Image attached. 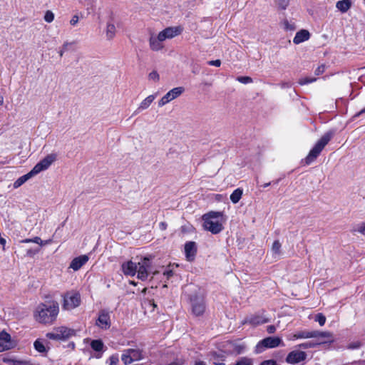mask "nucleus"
<instances>
[{"instance_id":"nucleus-1","label":"nucleus","mask_w":365,"mask_h":365,"mask_svg":"<svg viewBox=\"0 0 365 365\" xmlns=\"http://www.w3.org/2000/svg\"><path fill=\"white\" fill-rule=\"evenodd\" d=\"M58 313L59 306L56 302L49 305L41 303L34 312V318L40 324L51 325L56 322Z\"/></svg>"},{"instance_id":"nucleus-2","label":"nucleus","mask_w":365,"mask_h":365,"mask_svg":"<svg viewBox=\"0 0 365 365\" xmlns=\"http://www.w3.org/2000/svg\"><path fill=\"white\" fill-rule=\"evenodd\" d=\"M203 227L212 232L217 234L223 229V214L221 212H210L202 216Z\"/></svg>"},{"instance_id":"nucleus-3","label":"nucleus","mask_w":365,"mask_h":365,"mask_svg":"<svg viewBox=\"0 0 365 365\" xmlns=\"http://www.w3.org/2000/svg\"><path fill=\"white\" fill-rule=\"evenodd\" d=\"M334 131H328L324 133L321 138L317 142L313 148L309 151L308 155L305 158V163L309 165L314 162L320 154L324 148L328 144L334 136Z\"/></svg>"},{"instance_id":"nucleus-4","label":"nucleus","mask_w":365,"mask_h":365,"mask_svg":"<svg viewBox=\"0 0 365 365\" xmlns=\"http://www.w3.org/2000/svg\"><path fill=\"white\" fill-rule=\"evenodd\" d=\"M190 304L192 313L198 317L202 316L205 312L206 305L205 302V296L202 292L193 294L190 297Z\"/></svg>"},{"instance_id":"nucleus-5","label":"nucleus","mask_w":365,"mask_h":365,"mask_svg":"<svg viewBox=\"0 0 365 365\" xmlns=\"http://www.w3.org/2000/svg\"><path fill=\"white\" fill-rule=\"evenodd\" d=\"M76 335V331L66 327H58L51 332L46 334V337L53 340H65Z\"/></svg>"},{"instance_id":"nucleus-6","label":"nucleus","mask_w":365,"mask_h":365,"mask_svg":"<svg viewBox=\"0 0 365 365\" xmlns=\"http://www.w3.org/2000/svg\"><path fill=\"white\" fill-rule=\"evenodd\" d=\"M81 295L76 292H68L63 295L62 308L64 310H72L81 304Z\"/></svg>"},{"instance_id":"nucleus-7","label":"nucleus","mask_w":365,"mask_h":365,"mask_svg":"<svg viewBox=\"0 0 365 365\" xmlns=\"http://www.w3.org/2000/svg\"><path fill=\"white\" fill-rule=\"evenodd\" d=\"M279 346H284L281 338L277 336H269L259 341L257 344L256 349L257 352H262L265 349H273Z\"/></svg>"},{"instance_id":"nucleus-8","label":"nucleus","mask_w":365,"mask_h":365,"mask_svg":"<svg viewBox=\"0 0 365 365\" xmlns=\"http://www.w3.org/2000/svg\"><path fill=\"white\" fill-rule=\"evenodd\" d=\"M143 358L142 351L140 349H128L123 351L121 360L125 365L139 361Z\"/></svg>"},{"instance_id":"nucleus-9","label":"nucleus","mask_w":365,"mask_h":365,"mask_svg":"<svg viewBox=\"0 0 365 365\" xmlns=\"http://www.w3.org/2000/svg\"><path fill=\"white\" fill-rule=\"evenodd\" d=\"M185 91V88L183 87L179 86L175 87L170 91H169L165 96H163L161 99L158 101V106L162 107L167 103H170L171 101L179 97L183 92Z\"/></svg>"},{"instance_id":"nucleus-10","label":"nucleus","mask_w":365,"mask_h":365,"mask_svg":"<svg viewBox=\"0 0 365 365\" xmlns=\"http://www.w3.org/2000/svg\"><path fill=\"white\" fill-rule=\"evenodd\" d=\"M56 153H50L47 155L34 167V173H39L40 172L48 169L51 165L56 160Z\"/></svg>"},{"instance_id":"nucleus-11","label":"nucleus","mask_w":365,"mask_h":365,"mask_svg":"<svg viewBox=\"0 0 365 365\" xmlns=\"http://www.w3.org/2000/svg\"><path fill=\"white\" fill-rule=\"evenodd\" d=\"M137 277L139 279L145 280L148 277V270L150 267V260L144 257L140 262L137 263Z\"/></svg>"},{"instance_id":"nucleus-12","label":"nucleus","mask_w":365,"mask_h":365,"mask_svg":"<svg viewBox=\"0 0 365 365\" xmlns=\"http://www.w3.org/2000/svg\"><path fill=\"white\" fill-rule=\"evenodd\" d=\"M16 343L11 339V335L5 331L0 332V352L15 347Z\"/></svg>"},{"instance_id":"nucleus-13","label":"nucleus","mask_w":365,"mask_h":365,"mask_svg":"<svg viewBox=\"0 0 365 365\" xmlns=\"http://www.w3.org/2000/svg\"><path fill=\"white\" fill-rule=\"evenodd\" d=\"M307 357V354L302 351H292L288 354L286 361L289 364H297L304 361Z\"/></svg>"},{"instance_id":"nucleus-14","label":"nucleus","mask_w":365,"mask_h":365,"mask_svg":"<svg viewBox=\"0 0 365 365\" xmlns=\"http://www.w3.org/2000/svg\"><path fill=\"white\" fill-rule=\"evenodd\" d=\"M148 41L150 48L153 51H159L164 48L163 42L158 34H152Z\"/></svg>"},{"instance_id":"nucleus-15","label":"nucleus","mask_w":365,"mask_h":365,"mask_svg":"<svg viewBox=\"0 0 365 365\" xmlns=\"http://www.w3.org/2000/svg\"><path fill=\"white\" fill-rule=\"evenodd\" d=\"M96 325L104 329H107L110 327V316L108 312L103 310L100 312Z\"/></svg>"},{"instance_id":"nucleus-16","label":"nucleus","mask_w":365,"mask_h":365,"mask_svg":"<svg viewBox=\"0 0 365 365\" xmlns=\"http://www.w3.org/2000/svg\"><path fill=\"white\" fill-rule=\"evenodd\" d=\"M88 259L89 257L86 255L77 257L71 261L69 268L74 271H77L80 269L88 261Z\"/></svg>"},{"instance_id":"nucleus-17","label":"nucleus","mask_w":365,"mask_h":365,"mask_svg":"<svg viewBox=\"0 0 365 365\" xmlns=\"http://www.w3.org/2000/svg\"><path fill=\"white\" fill-rule=\"evenodd\" d=\"M137 263L130 260L122 264V271L124 274L133 277L137 272Z\"/></svg>"},{"instance_id":"nucleus-18","label":"nucleus","mask_w":365,"mask_h":365,"mask_svg":"<svg viewBox=\"0 0 365 365\" xmlns=\"http://www.w3.org/2000/svg\"><path fill=\"white\" fill-rule=\"evenodd\" d=\"M197 252L195 242H188L185 245V253L187 261H192Z\"/></svg>"},{"instance_id":"nucleus-19","label":"nucleus","mask_w":365,"mask_h":365,"mask_svg":"<svg viewBox=\"0 0 365 365\" xmlns=\"http://www.w3.org/2000/svg\"><path fill=\"white\" fill-rule=\"evenodd\" d=\"M269 322L265 317L259 314L252 315L245 319L244 324L248 323L254 326H257Z\"/></svg>"},{"instance_id":"nucleus-20","label":"nucleus","mask_w":365,"mask_h":365,"mask_svg":"<svg viewBox=\"0 0 365 365\" xmlns=\"http://www.w3.org/2000/svg\"><path fill=\"white\" fill-rule=\"evenodd\" d=\"M314 332L319 334L315 338L317 339V344L331 343L334 341L332 334L329 331H314Z\"/></svg>"},{"instance_id":"nucleus-21","label":"nucleus","mask_w":365,"mask_h":365,"mask_svg":"<svg viewBox=\"0 0 365 365\" xmlns=\"http://www.w3.org/2000/svg\"><path fill=\"white\" fill-rule=\"evenodd\" d=\"M156 95L152 94L146 97L144 100L141 101V103L139 104L138 108L134 112V114L136 115L141 112L142 110H144L150 107L151 103L153 102V101L155 99Z\"/></svg>"},{"instance_id":"nucleus-22","label":"nucleus","mask_w":365,"mask_h":365,"mask_svg":"<svg viewBox=\"0 0 365 365\" xmlns=\"http://www.w3.org/2000/svg\"><path fill=\"white\" fill-rule=\"evenodd\" d=\"M309 36H310V34H309V31L307 30L302 29L296 34V35L293 39V42L295 44H299V43L308 40L309 38Z\"/></svg>"},{"instance_id":"nucleus-23","label":"nucleus","mask_w":365,"mask_h":365,"mask_svg":"<svg viewBox=\"0 0 365 365\" xmlns=\"http://www.w3.org/2000/svg\"><path fill=\"white\" fill-rule=\"evenodd\" d=\"M319 334L314 332V331H301L295 333L291 338V340H295L297 339H309L316 337Z\"/></svg>"},{"instance_id":"nucleus-24","label":"nucleus","mask_w":365,"mask_h":365,"mask_svg":"<svg viewBox=\"0 0 365 365\" xmlns=\"http://www.w3.org/2000/svg\"><path fill=\"white\" fill-rule=\"evenodd\" d=\"M351 0H341L336 3V9L341 13H346L351 6Z\"/></svg>"},{"instance_id":"nucleus-25","label":"nucleus","mask_w":365,"mask_h":365,"mask_svg":"<svg viewBox=\"0 0 365 365\" xmlns=\"http://www.w3.org/2000/svg\"><path fill=\"white\" fill-rule=\"evenodd\" d=\"M165 31L170 38H173L182 32V28L181 26H170L165 28Z\"/></svg>"},{"instance_id":"nucleus-26","label":"nucleus","mask_w":365,"mask_h":365,"mask_svg":"<svg viewBox=\"0 0 365 365\" xmlns=\"http://www.w3.org/2000/svg\"><path fill=\"white\" fill-rule=\"evenodd\" d=\"M24 243L34 242L40 245L41 246L49 245L52 242V240L49 239L45 241H43L39 237H35L32 239H25L22 241Z\"/></svg>"},{"instance_id":"nucleus-27","label":"nucleus","mask_w":365,"mask_h":365,"mask_svg":"<svg viewBox=\"0 0 365 365\" xmlns=\"http://www.w3.org/2000/svg\"><path fill=\"white\" fill-rule=\"evenodd\" d=\"M35 349L39 353L47 352V348L45 346L44 341L43 339H38L34 343Z\"/></svg>"},{"instance_id":"nucleus-28","label":"nucleus","mask_w":365,"mask_h":365,"mask_svg":"<svg viewBox=\"0 0 365 365\" xmlns=\"http://www.w3.org/2000/svg\"><path fill=\"white\" fill-rule=\"evenodd\" d=\"M281 247H282V245L279 240H275L273 242L272 246V254L274 256V257L278 258L280 257V255L282 254Z\"/></svg>"},{"instance_id":"nucleus-29","label":"nucleus","mask_w":365,"mask_h":365,"mask_svg":"<svg viewBox=\"0 0 365 365\" xmlns=\"http://www.w3.org/2000/svg\"><path fill=\"white\" fill-rule=\"evenodd\" d=\"M243 190L241 188H237L231 194L230 200L233 203H237L242 197Z\"/></svg>"},{"instance_id":"nucleus-30","label":"nucleus","mask_w":365,"mask_h":365,"mask_svg":"<svg viewBox=\"0 0 365 365\" xmlns=\"http://www.w3.org/2000/svg\"><path fill=\"white\" fill-rule=\"evenodd\" d=\"M115 26L113 24L108 23L106 26V37L110 40L114 38L115 35Z\"/></svg>"},{"instance_id":"nucleus-31","label":"nucleus","mask_w":365,"mask_h":365,"mask_svg":"<svg viewBox=\"0 0 365 365\" xmlns=\"http://www.w3.org/2000/svg\"><path fill=\"white\" fill-rule=\"evenodd\" d=\"M353 233H359L365 236V222L356 225L352 229Z\"/></svg>"},{"instance_id":"nucleus-32","label":"nucleus","mask_w":365,"mask_h":365,"mask_svg":"<svg viewBox=\"0 0 365 365\" xmlns=\"http://www.w3.org/2000/svg\"><path fill=\"white\" fill-rule=\"evenodd\" d=\"M103 346V343L101 340H93L91 343V348L96 351H102Z\"/></svg>"},{"instance_id":"nucleus-33","label":"nucleus","mask_w":365,"mask_h":365,"mask_svg":"<svg viewBox=\"0 0 365 365\" xmlns=\"http://www.w3.org/2000/svg\"><path fill=\"white\" fill-rule=\"evenodd\" d=\"M37 173H34V168L27 174L24 175L18 178V180L15 182H26L28 180H29L32 176L37 175Z\"/></svg>"},{"instance_id":"nucleus-34","label":"nucleus","mask_w":365,"mask_h":365,"mask_svg":"<svg viewBox=\"0 0 365 365\" xmlns=\"http://www.w3.org/2000/svg\"><path fill=\"white\" fill-rule=\"evenodd\" d=\"M235 365H253V361L251 359L242 357L236 362Z\"/></svg>"},{"instance_id":"nucleus-35","label":"nucleus","mask_w":365,"mask_h":365,"mask_svg":"<svg viewBox=\"0 0 365 365\" xmlns=\"http://www.w3.org/2000/svg\"><path fill=\"white\" fill-rule=\"evenodd\" d=\"M316 80L317 79L315 78L303 77V78H301L299 80V83L300 85L303 86V85H306V84H308V83H313V82L316 81Z\"/></svg>"},{"instance_id":"nucleus-36","label":"nucleus","mask_w":365,"mask_h":365,"mask_svg":"<svg viewBox=\"0 0 365 365\" xmlns=\"http://www.w3.org/2000/svg\"><path fill=\"white\" fill-rule=\"evenodd\" d=\"M3 361L6 362V363H9L12 365H21L23 364V361H21L16 360V359H11V358H8V357H4L3 359Z\"/></svg>"},{"instance_id":"nucleus-37","label":"nucleus","mask_w":365,"mask_h":365,"mask_svg":"<svg viewBox=\"0 0 365 365\" xmlns=\"http://www.w3.org/2000/svg\"><path fill=\"white\" fill-rule=\"evenodd\" d=\"M73 43L71 42H65L61 48H60L58 53L59 56L61 57L63 56L64 53L68 51V47L72 45Z\"/></svg>"},{"instance_id":"nucleus-38","label":"nucleus","mask_w":365,"mask_h":365,"mask_svg":"<svg viewBox=\"0 0 365 365\" xmlns=\"http://www.w3.org/2000/svg\"><path fill=\"white\" fill-rule=\"evenodd\" d=\"M44 20L48 23H51L54 19V14L51 11H46L44 15Z\"/></svg>"},{"instance_id":"nucleus-39","label":"nucleus","mask_w":365,"mask_h":365,"mask_svg":"<svg viewBox=\"0 0 365 365\" xmlns=\"http://www.w3.org/2000/svg\"><path fill=\"white\" fill-rule=\"evenodd\" d=\"M315 321L318 322L320 326H323L326 322V317L321 313L316 315Z\"/></svg>"},{"instance_id":"nucleus-40","label":"nucleus","mask_w":365,"mask_h":365,"mask_svg":"<svg viewBox=\"0 0 365 365\" xmlns=\"http://www.w3.org/2000/svg\"><path fill=\"white\" fill-rule=\"evenodd\" d=\"M317 345H318L317 342L314 343V342H312V341H308V342L300 344L298 346L299 348H302V349H309V348H313V347L316 346Z\"/></svg>"},{"instance_id":"nucleus-41","label":"nucleus","mask_w":365,"mask_h":365,"mask_svg":"<svg viewBox=\"0 0 365 365\" xmlns=\"http://www.w3.org/2000/svg\"><path fill=\"white\" fill-rule=\"evenodd\" d=\"M213 364L215 365H223L225 359L222 356H214L212 358Z\"/></svg>"},{"instance_id":"nucleus-42","label":"nucleus","mask_w":365,"mask_h":365,"mask_svg":"<svg viewBox=\"0 0 365 365\" xmlns=\"http://www.w3.org/2000/svg\"><path fill=\"white\" fill-rule=\"evenodd\" d=\"M119 361V358L117 354L112 355L108 359L109 365H117Z\"/></svg>"},{"instance_id":"nucleus-43","label":"nucleus","mask_w":365,"mask_h":365,"mask_svg":"<svg viewBox=\"0 0 365 365\" xmlns=\"http://www.w3.org/2000/svg\"><path fill=\"white\" fill-rule=\"evenodd\" d=\"M148 78H149L150 80H153V81H154L155 82H157V81H159V79H160V76H159V74L158 73V72H157V71H152V72H150V73H149V75H148Z\"/></svg>"},{"instance_id":"nucleus-44","label":"nucleus","mask_w":365,"mask_h":365,"mask_svg":"<svg viewBox=\"0 0 365 365\" xmlns=\"http://www.w3.org/2000/svg\"><path fill=\"white\" fill-rule=\"evenodd\" d=\"M237 80L242 83H250L252 82V79L248 76H240L237 78Z\"/></svg>"},{"instance_id":"nucleus-45","label":"nucleus","mask_w":365,"mask_h":365,"mask_svg":"<svg viewBox=\"0 0 365 365\" xmlns=\"http://www.w3.org/2000/svg\"><path fill=\"white\" fill-rule=\"evenodd\" d=\"M277 5L282 9H285L288 4L289 0H276Z\"/></svg>"},{"instance_id":"nucleus-46","label":"nucleus","mask_w":365,"mask_h":365,"mask_svg":"<svg viewBox=\"0 0 365 365\" xmlns=\"http://www.w3.org/2000/svg\"><path fill=\"white\" fill-rule=\"evenodd\" d=\"M325 69H326L325 65L322 64L316 68V70L314 71V73L317 76L321 75L325 71Z\"/></svg>"},{"instance_id":"nucleus-47","label":"nucleus","mask_w":365,"mask_h":365,"mask_svg":"<svg viewBox=\"0 0 365 365\" xmlns=\"http://www.w3.org/2000/svg\"><path fill=\"white\" fill-rule=\"evenodd\" d=\"M158 36H160V38H161V40L163 41V42L164 41H165L166 39H171L168 34L166 33V31H165V29H163V31H160L158 34Z\"/></svg>"},{"instance_id":"nucleus-48","label":"nucleus","mask_w":365,"mask_h":365,"mask_svg":"<svg viewBox=\"0 0 365 365\" xmlns=\"http://www.w3.org/2000/svg\"><path fill=\"white\" fill-rule=\"evenodd\" d=\"M208 65L219 67L221 65V61L219 59L210 61L207 62Z\"/></svg>"},{"instance_id":"nucleus-49","label":"nucleus","mask_w":365,"mask_h":365,"mask_svg":"<svg viewBox=\"0 0 365 365\" xmlns=\"http://www.w3.org/2000/svg\"><path fill=\"white\" fill-rule=\"evenodd\" d=\"M78 16L77 15H74L70 20V24L72 26H76L78 24Z\"/></svg>"},{"instance_id":"nucleus-50","label":"nucleus","mask_w":365,"mask_h":365,"mask_svg":"<svg viewBox=\"0 0 365 365\" xmlns=\"http://www.w3.org/2000/svg\"><path fill=\"white\" fill-rule=\"evenodd\" d=\"M277 330V328L274 325H269L267 327V331L269 334H274Z\"/></svg>"},{"instance_id":"nucleus-51","label":"nucleus","mask_w":365,"mask_h":365,"mask_svg":"<svg viewBox=\"0 0 365 365\" xmlns=\"http://www.w3.org/2000/svg\"><path fill=\"white\" fill-rule=\"evenodd\" d=\"M163 274L166 276L168 279H169L173 275V272L172 269H167L163 272Z\"/></svg>"},{"instance_id":"nucleus-52","label":"nucleus","mask_w":365,"mask_h":365,"mask_svg":"<svg viewBox=\"0 0 365 365\" xmlns=\"http://www.w3.org/2000/svg\"><path fill=\"white\" fill-rule=\"evenodd\" d=\"M260 365H276V362L274 360H267L263 361Z\"/></svg>"},{"instance_id":"nucleus-53","label":"nucleus","mask_w":365,"mask_h":365,"mask_svg":"<svg viewBox=\"0 0 365 365\" xmlns=\"http://www.w3.org/2000/svg\"><path fill=\"white\" fill-rule=\"evenodd\" d=\"M167 225L165 222L160 223V227L161 230H164L166 229Z\"/></svg>"},{"instance_id":"nucleus-54","label":"nucleus","mask_w":365,"mask_h":365,"mask_svg":"<svg viewBox=\"0 0 365 365\" xmlns=\"http://www.w3.org/2000/svg\"><path fill=\"white\" fill-rule=\"evenodd\" d=\"M365 113V108L362 109L360 112H359V113L356 115V116H359V115H360L361 114H362V113Z\"/></svg>"},{"instance_id":"nucleus-55","label":"nucleus","mask_w":365,"mask_h":365,"mask_svg":"<svg viewBox=\"0 0 365 365\" xmlns=\"http://www.w3.org/2000/svg\"><path fill=\"white\" fill-rule=\"evenodd\" d=\"M4 103V97L0 96V106L3 105Z\"/></svg>"},{"instance_id":"nucleus-56","label":"nucleus","mask_w":365,"mask_h":365,"mask_svg":"<svg viewBox=\"0 0 365 365\" xmlns=\"http://www.w3.org/2000/svg\"><path fill=\"white\" fill-rule=\"evenodd\" d=\"M195 365H205V364L203 363L202 361H198L196 362Z\"/></svg>"},{"instance_id":"nucleus-57","label":"nucleus","mask_w":365,"mask_h":365,"mask_svg":"<svg viewBox=\"0 0 365 365\" xmlns=\"http://www.w3.org/2000/svg\"><path fill=\"white\" fill-rule=\"evenodd\" d=\"M21 184L20 183H18V184H14V188H17L19 185H21Z\"/></svg>"},{"instance_id":"nucleus-58","label":"nucleus","mask_w":365,"mask_h":365,"mask_svg":"<svg viewBox=\"0 0 365 365\" xmlns=\"http://www.w3.org/2000/svg\"><path fill=\"white\" fill-rule=\"evenodd\" d=\"M158 273V271H155V272H154L153 273V275H155V274H157Z\"/></svg>"},{"instance_id":"nucleus-59","label":"nucleus","mask_w":365,"mask_h":365,"mask_svg":"<svg viewBox=\"0 0 365 365\" xmlns=\"http://www.w3.org/2000/svg\"><path fill=\"white\" fill-rule=\"evenodd\" d=\"M145 292H146V288L143 289V293H145Z\"/></svg>"},{"instance_id":"nucleus-60","label":"nucleus","mask_w":365,"mask_h":365,"mask_svg":"<svg viewBox=\"0 0 365 365\" xmlns=\"http://www.w3.org/2000/svg\"><path fill=\"white\" fill-rule=\"evenodd\" d=\"M153 305L154 307H156V304H155L154 303H153Z\"/></svg>"}]
</instances>
